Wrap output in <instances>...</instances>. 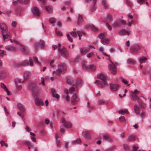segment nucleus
<instances>
[{"label":"nucleus","mask_w":151,"mask_h":151,"mask_svg":"<svg viewBox=\"0 0 151 151\" xmlns=\"http://www.w3.org/2000/svg\"><path fill=\"white\" fill-rule=\"evenodd\" d=\"M67 68L66 64L65 63H61L58 66V69L55 71H53V73L60 75L62 73H65Z\"/></svg>","instance_id":"nucleus-1"},{"label":"nucleus","mask_w":151,"mask_h":151,"mask_svg":"<svg viewBox=\"0 0 151 151\" xmlns=\"http://www.w3.org/2000/svg\"><path fill=\"white\" fill-rule=\"evenodd\" d=\"M33 61H34L36 63L39 64L40 63L38 60L37 58L35 57L33 58V59H29V61L28 60H24L21 62L22 66H26L30 64V66H32L33 65Z\"/></svg>","instance_id":"nucleus-2"},{"label":"nucleus","mask_w":151,"mask_h":151,"mask_svg":"<svg viewBox=\"0 0 151 151\" xmlns=\"http://www.w3.org/2000/svg\"><path fill=\"white\" fill-rule=\"evenodd\" d=\"M130 97L131 99L134 101H137L139 105L141 108H142L144 107V103L137 94L134 93H131Z\"/></svg>","instance_id":"nucleus-3"},{"label":"nucleus","mask_w":151,"mask_h":151,"mask_svg":"<svg viewBox=\"0 0 151 151\" xmlns=\"http://www.w3.org/2000/svg\"><path fill=\"white\" fill-rule=\"evenodd\" d=\"M110 62L111 63L108 65L109 69L112 74L115 75L116 73L117 68L112 61L110 60Z\"/></svg>","instance_id":"nucleus-4"},{"label":"nucleus","mask_w":151,"mask_h":151,"mask_svg":"<svg viewBox=\"0 0 151 151\" xmlns=\"http://www.w3.org/2000/svg\"><path fill=\"white\" fill-rule=\"evenodd\" d=\"M59 47L58 48L59 52L65 58H67L69 56L68 53L67 52L66 49L65 48H63L62 49H60L61 45L58 44Z\"/></svg>","instance_id":"nucleus-5"},{"label":"nucleus","mask_w":151,"mask_h":151,"mask_svg":"<svg viewBox=\"0 0 151 151\" xmlns=\"http://www.w3.org/2000/svg\"><path fill=\"white\" fill-rule=\"evenodd\" d=\"M79 98L75 94L73 95L71 98V103L73 104H77L79 101Z\"/></svg>","instance_id":"nucleus-6"},{"label":"nucleus","mask_w":151,"mask_h":151,"mask_svg":"<svg viewBox=\"0 0 151 151\" xmlns=\"http://www.w3.org/2000/svg\"><path fill=\"white\" fill-rule=\"evenodd\" d=\"M109 84L110 89L112 91H116L119 88V86L117 84L110 83Z\"/></svg>","instance_id":"nucleus-7"},{"label":"nucleus","mask_w":151,"mask_h":151,"mask_svg":"<svg viewBox=\"0 0 151 151\" xmlns=\"http://www.w3.org/2000/svg\"><path fill=\"white\" fill-rule=\"evenodd\" d=\"M97 77L102 81V83L104 84H107L106 76L103 74H99L97 76Z\"/></svg>","instance_id":"nucleus-8"},{"label":"nucleus","mask_w":151,"mask_h":151,"mask_svg":"<svg viewBox=\"0 0 151 151\" xmlns=\"http://www.w3.org/2000/svg\"><path fill=\"white\" fill-rule=\"evenodd\" d=\"M141 47L138 45H134L131 47V50L132 52H137L141 49Z\"/></svg>","instance_id":"nucleus-9"},{"label":"nucleus","mask_w":151,"mask_h":151,"mask_svg":"<svg viewBox=\"0 0 151 151\" xmlns=\"http://www.w3.org/2000/svg\"><path fill=\"white\" fill-rule=\"evenodd\" d=\"M32 12L33 14L36 16L39 17L40 14V12L39 9L36 7H35L32 9Z\"/></svg>","instance_id":"nucleus-10"},{"label":"nucleus","mask_w":151,"mask_h":151,"mask_svg":"<svg viewBox=\"0 0 151 151\" xmlns=\"http://www.w3.org/2000/svg\"><path fill=\"white\" fill-rule=\"evenodd\" d=\"M2 33L3 38L4 40L6 39L11 37V35L10 33L7 31V30L1 32Z\"/></svg>","instance_id":"nucleus-11"},{"label":"nucleus","mask_w":151,"mask_h":151,"mask_svg":"<svg viewBox=\"0 0 151 151\" xmlns=\"http://www.w3.org/2000/svg\"><path fill=\"white\" fill-rule=\"evenodd\" d=\"M61 121L63 125L66 127L70 128L71 127V124L69 122L65 121L64 118H62Z\"/></svg>","instance_id":"nucleus-12"},{"label":"nucleus","mask_w":151,"mask_h":151,"mask_svg":"<svg viewBox=\"0 0 151 151\" xmlns=\"http://www.w3.org/2000/svg\"><path fill=\"white\" fill-rule=\"evenodd\" d=\"M35 104L38 106H42L43 105V103L42 102L41 99L38 98H36L35 100Z\"/></svg>","instance_id":"nucleus-13"},{"label":"nucleus","mask_w":151,"mask_h":151,"mask_svg":"<svg viewBox=\"0 0 151 151\" xmlns=\"http://www.w3.org/2000/svg\"><path fill=\"white\" fill-rule=\"evenodd\" d=\"M45 44L44 41L41 40L38 43H36L35 45V46L36 49L37 47L42 48L43 47Z\"/></svg>","instance_id":"nucleus-14"},{"label":"nucleus","mask_w":151,"mask_h":151,"mask_svg":"<svg viewBox=\"0 0 151 151\" xmlns=\"http://www.w3.org/2000/svg\"><path fill=\"white\" fill-rule=\"evenodd\" d=\"M95 69L96 66H95L93 65H89L86 66L85 70L91 71H94Z\"/></svg>","instance_id":"nucleus-15"},{"label":"nucleus","mask_w":151,"mask_h":151,"mask_svg":"<svg viewBox=\"0 0 151 151\" xmlns=\"http://www.w3.org/2000/svg\"><path fill=\"white\" fill-rule=\"evenodd\" d=\"M97 0H93V5L90 8V11L92 12H94L96 9V5Z\"/></svg>","instance_id":"nucleus-16"},{"label":"nucleus","mask_w":151,"mask_h":151,"mask_svg":"<svg viewBox=\"0 0 151 151\" xmlns=\"http://www.w3.org/2000/svg\"><path fill=\"white\" fill-rule=\"evenodd\" d=\"M95 83L96 84L97 86L101 88H103L104 87V86L107 84H104L102 82L99 81V80H96L95 82Z\"/></svg>","instance_id":"nucleus-17"},{"label":"nucleus","mask_w":151,"mask_h":151,"mask_svg":"<svg viewBox=\"0 0 151 151\" xmlns=\"http://www.w3.org/2000/svg\"><path fill=\"white\" fill-rule=\"evenodd\" d=\"M36 86L33 83H30L28 85V87L29 89L32 91L34 90L37 88Z\"/></svg>","instance_id":"nucleus-18"},{"label":"nucleus","mask_w":151,"mask_h":151,"mask_svg":"<svg viewBox=\"0 0 151 151\" xmlns=\"http://www.w3.org/2000/svg\"><path fill=\"white\" fill-rule=\"evenodd\" d=\"M75 90V88L73 87H71L70 88L69 90H68V89L65 88L64 89V93L67 95L68 94L70 93H72Z\"/></svg>","instance_id":"nucleus-19"},{"label":"nucleus","mask_w":151,"mask_h":151,"mask_svg":"<svg viewBox=\"0 0 151 151\" xmlns=\"http://www.w3.org/2000/svg\"><path fill=\"white\" fill-rule=\"evenodd\" d=\"M139 107L138 105L137 104H135L134 106V111L137 114H139L140 113V110L141 109H142L139 106ZM144 107L142 108H144Z\"/></svg>","instance_id":"nucleus-20"},{"label":"nucleus","mask_w":151,"mask_h":151,"mask_svg":"<svg viewBox=\"0 0 151 151\" xmlns=\"http://www.w3.org/2000/svg\"><path fill=\"white\" fill-rule=\"evenodd\" d=\"M0 28L2 30L1 32L7 30V28L6 26L4 23L0 24Z\"/></svg>","instance_id":"nucleus-21"},{"label":"nucleus","mask_w":151,"mask_h":151,"mask_svg":"<svg viewBox=\"0 0 151 151\" xmlns=\"http://www.w3.org/2000/svg\"><path fill=\"white\" fill-rule=\"evenodd\" d=\"M127 34L128 35H129V32L124 29H122L120 30L119 32V34L121 35H124Z\"/></svg>","instance_id":"nucleus-22"},{"label":"nucleus","mask_w":151,"mask_h":151,"mask_svg":"<svg viewBox=\"0 0 151 151\" xmlns=\"http://www.w3.org/2000/svg\"><path fill=\"white\" fill-rule=\"evenodd\" d=\"M5 49L9 51H15L16 48L11 46H7L5 47Z\"/></svg>","instance_id":"nucleus-23"},{"label":"nucleus","mask_w":151,"mask_h":151,"mask_svg":"<svg viewBox=\"0 0 151 151\" xmlns=\"http://www.w3.org/2000/svg\"><path fill=\"white\" fill-rule=\"evenodd\" d=\"M90 50V49L88 47L86 48H83L80 50L81 53L84 54L88 52Z\"/></svg>","instance_id":"nucleus-24"},{"label":"nucleus","mask_w":151,"mask_h":151,"mask_svg":"<svg viewBox=\"0 0 151 151\" xmlns=\"http://www.w3.org/2000/svg\"><path fill=\"white\" fill-rule=\"evenodd\" d=\"M45 9L46 11L49 13H51L52 12L53 8L52 6L48 5L45 7Z\"/></svg>","instance_id":"nucleus-25"},{"label":"nucleus","mask_w":151,"mask_h":151,"mask_svg":"<svg viewBox=\"0 0 151 151\" xmlns=\"http://www.w3.org/2000/svg\"><path fill=\"white\" fill-rule=\"evenodd\" d=\"M135 139V137L133 135H129L128 137L127 140L128 142H131L134 141Z\"/></svg>","instance_id":"nucleus-26"},{"label":"nucleus","mask_w":151,"mask_h":151,"mask_svg":"<svg viewBox=\"0 0 151 151\" xmlns=\"http://www.w3.org/2000/svg\"><path fill=\"white\" fill-rule=\"evenodd\" d=\"M87 27H90L91 30L94 31H97L98 30V29L93 25H89L86 26Z\"/></svg>","instance_id":"nucleus-27"},{"label":"nucleus","mask_w":151,"mask_h":151,"mask_svg":"<svg viewBox=\"0 0 151 151\" xmlns=\"http://www.w3.org/2000/svg\"><path fill=\"white\" fill-rule=\"evenodd\" d=\"M21 50L22 52L25 54H27L29 52L28 49L27 47L25 46L21 48Z\"/></svg>","instance_id":"nucleus-28"},{"label":"nucleus","mask_w":151,"mask_h":151,"mask_svg":"<svg viewBox=\"0 0 151 151\" xmlns=\"http://www.w3.org/2000/svg\"><path fill=\"white\" fill-rule=\"evenodd\" d=\"M118 112L119 114H122L123 113H125L127 114H129V112L126 109H120L118 111Z\"/></svg>","instance_id":"nucleus-29"},{"label":"nucleus","mask_w":151,"mask_h":151,"mask_svg":"<svg viewBox=\"0 0 151 151\" xmlns=\"http://www.w3.org/2000/svg\"><path fill=\"white\" fill-rule=\"evenodd\" d=\"M18 108L21 111L23 112L25 111V109L23 106L20 103H18L17 104Z\"/></svg>","instance_id":"nucleus-30"},{"label":"nucleus","mask_w":151,"mask_h":151,"mask_svg":"<svg viewBox=\"0 0 151 151\" xmlns=\"http://www.w3.org/2000/svg\"><path fill=\"white\" fill-rule=\"evenodd\" d=\"M109 39L106 38H105L103 40H101V42L104 45H107L109 43Z\"/></svg>","instance_id":"nucleus-31"},{"label":"nucleus","mask_w":151,"mask_h":151,"mask_svg":"<svg viewBox=\"0 0 151 151\" xmlns=\"http://www.w3.org/2000/svg\"><path fill=\"white\" fill-rule=\"evenodd\" d=\"M147 60V58L145 57H141L140 58L139 62L140 64L145 63Z\"/></svg>","instance_id":"nucleus-32"},{"label":"nucleus","mask_w":151,"mask_h":151,"mask_svg":"<svg viewBox=\"0 0 151 151\" xmlns=\"http://www.w3.org/2000/svg\"><path fill=\"white\" fill-rule=\"evenodd\" d=\"M83 18L82 16L80 14H78V17L77 20V23L78 24L81 23L83 21Z\"/></svg>","instance_id":"nucleus-33"},{"label":"nucleus","mask_w":151,"mask_h":151,"mask_svg":"<svg viewBox=\"0 0 151 151\" xmlns=\"http://www.w3.org/2000/svg\"><path fill=\"white\" fill-rule=\"evenodd\" d=\"M30 134L31 135V137L32 141L34 142H36V140L35 138V134L34 133H33L31 132H30Z\"/></svg>","instance_id":"nucleus-34"},{"label":"nucleus","mask_w":151,"mask_h":151,"mask_svg":"<svg viewBox=\"0 0 151 151\" xmlns=\"http://www.w3.org/2000/svg\"><path fill=\"white\" fill-rule=\"evenodd\" d=\"M55 33L58 37H61L62 35V32L58 30L57 29H56L55 30Z\"/></svg>","instance_id":"nucleus-35"},{"label":"nucleus","mask_w":151,"mask_h":151,"mask_svg":"<svg viewBox=\"0 0 151 151\" xmlns=\"http://www.w3.org/2000/svg\"><path fill=\"white\" fill-rule=\"evenodd\" d=\"M67 83L68 84H71L73 81L72 79L70 78H68L67 79Z\"/></svg>","instance_id":"nucleus-36"},{"label":"nucleus","mask_w":151,"mask_h":151,"mask_svg":"<svg viewBox=\"0 0 151 151\" xmlns=\"http://www.w3.org/2000/svg\"><path fill=\"white\" fill-rule=\"evenodd\" d=\"M105 36V34L104 33H101L98 36L99 38L101 40H103L104 38V37Z\"/></svg>","instance_id":"nucleus-37"},{"label":"nucleus","mask_w":151,"mask_h":151,"mask_svg":"<svg viewBox=\"0 0 151 151\" xmlns=\"http://www.w3.org/2000/svg\"><path fill=\"white\" fill-rule=\"evenodd\" d=\"M81 142V140L80 139H76V140H74L72 142V143H73L76 144H80Z\"/></svg>","instance_id":"nucleus-38"},{"label":"nucleus","mask_w":151,"mask_h":151,"mask_svg":"<svg viewBox=\"0 0 151 151\" xmlns=\"http://www.w3.org/2000/svg\"><path fill=\"white\" fill-rule=\"evenodd\" d=\"M82 84L81 80L80 79H78L76 82V85L77 87L80 86Z\"/></svg>","instance_id":"nucleus-39"},{"label":"nucleus","mask_w":151,"mask_h":151,"mask_svg":"<svg viewBox=\"0 0 151 151\" xmlns=\"http://www.w3.org/2000/svg\"><path fill=\"white\" fill-rule=\"evenodd\" d=\"M120 24V22L119 21H116L114 22L112 25L114 27H116L118 26Z\"/></svg>","instance_id":"nucleus-40"},{"label":"nucleus","mask_w":151,"mask_h":151,"mask_svg":"<svg viewBox=\"0 0 151 151\" xmlns=\"http://www.w3.org/2000/svg\"><path fill=\"white\" fill-rule=\"evenodd\" d=\"M70 34L73 37H77V34L75 32H71L70 33Z\"/></svg>","instance_id":"nucleus-41"},{"label":"nucleus","mask_w":151,"mask_h":151,"mask_svg":"<svg viewBox=\"0 0 151 151\" xmlns=\"http://www.w3.org/2000/svg\"><path fill=\"white\" fill-rule=\"evenodd\" d=\"M94 52H90L86 55V56L88 58H90L94 56Z\"/></svg>","instance_id":"nucleus-42"},{"label":"nucleus","mask_w":151,"mask_h":151,"mask_svg":"<svg viewBox=\"0 0 151 151\" xmlns=\"http://www.w3.org/2000/svg\"><path fill=\"white\" fill-rule=\"evenodd\" d=\"M82 69L83 70H85V68H86V63L85 61H83L82 63Z\"/></svg>","instance_id":"nucleus-43"},{"label":"nucleus","mask_w":151,"mask_h":151,"mask_svg":"<svg viewBox=\"0 0 151 151\" xmlns=\"http://www.w3.org/2000/svg\"><path fill=\"white\" fill-rule=\"evenodd\" d=\"M13 65L16 67H18L22 66L21 62H14L13 63Z\"/></svg>","instance_id":"nucleus-44"},{"label":"nucleus","mask_w":151,"mask_h":151,"mask_svg":"<svg viewBox=\"0 0 151 151\" xmlns=\"http://www.w3.org/2000/svg\"><path fill=\"white\" fill-rule=\"evenodd\" d=\"M55 19L54 17L50 18L49 19L50 22L51 24L54 23L55 22Z\"/></svg>","instance_id":"nucleus-45"},{"label":"nucleus","mask_w":151,"mask_h":151,"mask_svg":"<svg viewBox=\"0 0 151 151\" xmlns=\"http://www.w3.org/2000/svg\"><path fill=\"white\" fill-rule=\"evenodd\" d=\"M0 144H1V146H4L5 147H6L7 146V144L5 143L4 141H0Z\"/></svg>","instance_id":"nucleus-46"},{"label":"nucleus","mask_w":151,"mask_h":151,"mask_svg":"<svg viewBox=\"0 0 151 151\" xmlns=\"http://www.w3.org/2000/svg\"><path fill=\"white\" fill-rule=\"evenodd\" d=\"M84 135L85 136L86 138H90V135L89 133L86 132H83Z\"/></svg>","instance_id":"nucleus-47"},{"label":"nucleus","mask_w":151,"mask_h":151,"mask_svg":"<svg viewBox=\"0 0 151 151\" xmlns=\"http://www.w3.org/2000/svg\"><path fill=\"white\" fill-rule=\"evenodd\" d=\"M127 62L128 63L133 64L135 63V61L131 59H129L127 60Z\"/></svg>","instance_id":"nucleus-48"},{"label":"nucleus","mask_w":151,"mask_h":151,"mask_svg":"<svg viewBox=\"0 0 151 151\" xmlns=\"http://www.w3.org/2000/svg\"><path fill=\"white\" fill-rule=\"evenodd\" d=\"M112 19V17L111 16L109 15H108L107 16L106 18V20L108 22H111Z\"/></svg>","instance_id":"nucleus-49"},{"label":"nucleus","mask_w":151,"mask_h":151,"mask_svg":"<svg viewBox=\"0 0 151 151\" xmlns=\"http://www.w3.org/2000/svg\"><path fill=\"white\" fill-rule=\"evenodd\" d=\"M67 36L68 40H69V41L72 42H73V39L71 38V37L70 36L69 34L67 35Z\"/></svg>","instance_id":"nucleus-50"},{"label":"nucleus","mask_w":151,"mask_h":151,"mask_svg":"<svg viewBox=\"0 0 151 151\" xmlns=\"http://www.w3.org/2000/svg\"><path fill=\"white\" fill-rule=\"evenodd\" d=\"M120 121L121 122H123L124 121L125 117L123 116H121L119 118Z\"/></svg>","instance_id":"nucleus-51"},{"label":"nucleus","mask_w":151,"mask_h":151,"mask_svg":"<svg viewBox=\"0 0 151 151\" xmlns=\"http://www.w3.org/2000/svg\"><path fill=\"white\" fill-rule=\"evenodd\" d=\"M102 5L105 8H106L107 7V5L106 4V1L105 0H103L102 1Z\"/></svg>","instance_id":"nucleus-52"},{"label":"nucleus","mask_w":151,"mask_h":151,"mask_svg":"<svg viewBox=\"0 0 151 151\" xmlns=\"http://www.w3.org/2000/svg\"><path fill=\"white\" fill-rule=\"evenodd\" d=\"M123 147L124 150H127L129 149V147L128 145L126 144H124L123 145Z\"/></svg>","instance_id":"nucleus-53"},{"label":"nucleus","mask_w":151,"mask_h":151,"mask_svg":"<svg viewBox=\"0 0 151 151\" xmlns=\"http://www.w3.org/2000/svg\"><path fill=\"white\" fill-rule=\"evenodd\" d=\"M109 136L107 134H104L103 135V139H107Z\"/></svg>","instance_id":"nucleus-54"},{"label":"nucleus","mask_w":151,"mask_h":151,"mask_svg":"<svg viewBox=\"0 0 151 151\" xmlns=\"http://www.w3.org/2000/svg\"><path fill=\"white\" fill-rule=\"evenodd\" d=\"M0 85L1 87L4 90L7 88L6 86L3 83H1Z\"/></svg>","instance_id":"nucleus-55"},{"label":"nucleus","mask_w":151,"mask_h":151,"mask_svg":"<svg viewBox=\"0 0 151 151\" xmlns=\"http://www.w3.org/2000/svg\"><path fill=\"white\" fill-rule=\"evenodd\" d=\"M138 146L136 147L135 146H134L133 147L132 151H137L138 148Z\"/></svg>","instance_id":"nucleus-56"},{"label":"nucleus","mask_w":151,"mask_h":151,"mask_svg":"<svg viewBox=\"0 0 151 151\" xmlns=\"http://www.w3.org/2000/svg\"><path fill=\"white\" fill-rule=\"evenodd\" d=\"M106 26L107 27L108 29L109 30H111L112 29V27L111 25H110L108 23H106Z\"/></svg>","instance_id":"nucleus-57"},{"label":"nucleus","mask_w":151,"mask_h":151,"mask_svg":"<svg viewBox=\"0 0 151 151\" xmlns=\"http://www.w3.org/2000/svg\"><path fill=\"white\" fill-rule=\"evenodd\" d=\"M56 143L57 146L58 147H59L61 146V144L60 140L58 139H57V140H56Z\"/></svg>","instance_id":"nucleus-58"},{"label":"nucleus","mask_w":151,"mask_h":151,"mask_svg":"<svg viewBox=\"0 0 151 151\" xmlns=\"http://www.w3.org/2000/svg\"><path fill=\"white\" fill-rule=\"evenodd\" d=\"M137 2L140 4H142L145 2V0H137Z\"/></svg>","instance_id":"nucleus-59"},{"label":"nucleus","mask_w":151,"mask_h":151,"mask_svg":"<svg viewBox=\"0 0 151 151\" xmlns=\"http://www.w3.org/2000/svg\"><path fill=\"white\" fill-rule=\"evenodd\" d=\"M121 79L122 82L123 83L125 84L126 85L128 84V82L126 80L123 78H122Z\"/></svg>","instance_id":"nucleus-60"},{"label":"nucleus","mask_w":151,"mask_h":151,"mask_svg":"<svg viewBox=\"0 0 151 151\" xmlns=\"http://www.w3.org/2000/svg\"><path fill=\"white\" fill-rule=\"evenodd\" d=\"M54 60H52L51 61L50 63V65L51 67H53L55 65L54 64Z\"/></svg>","instance_id":"nucleus-61"},{"label":"nucleus","mask_w":151,"mask_h":151,"mask_svg":"<svg viewBox=\"0 0 151 151\" xmlns=\"http://www.w3.org/2000/svg\"><path fill=\"white\" fill-rule=\"evenodd\" d=\"M126 3L127 5L130 6H131L132 5V3L129 1H127Z\"/></svg>","instance_id":"nucleus-62"},{"label":"nucleus","mask_w":151,"mask_h":151,"mask_svg":"<svg viewBox=\"0 0 151 151\" xmlns=\"http://www.w3.org/2000/svg\"><path fill=\"white\" fill-rule=\"evenodd\" d=\"M52 96L57 99H58L59 97V96L58 94H53Z\"/></svg>","instance_id":"nucleus-63"},{"label":"nucleus","mask_w":151,"mask_h":151,"mask_svg":"<svg viewBox=\"0 0 151 151\" xmlns=\"http://www.w3.org/2000/svg\"><path fill=\"white\" fill-rule=\"evenodd\" d=\"M4 90L6 92L7 95H11L10 92L8 90L7 88L5 89Z\"/></svg>","instance_id":"nucleus-64"}]
</instances>
